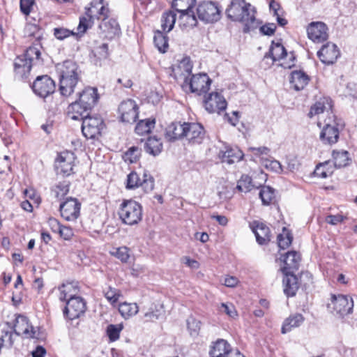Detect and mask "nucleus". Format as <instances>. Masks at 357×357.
I'll return each instance as SVG.
<instances>
[{
    "mask_svg": "<svg viewBox=\"0 0 357 357\" xmlns=\"http://www.w3.org/2000/svg\"><path fill=\"white\" fill-rule=\"evenodd\" d=\"M114 255L122 262L126 263L130 258L129 249L127 247H120L116 249Z\"/></svg>",
    "mask_w": 357,
    "mask_h": 357,
    "instance_id": "nucleus-56",
    "label": "nucleus"
},
{
    "mask_svg": "<svg viewBox=\"0 0 357 357\" xmlns=\"http://www.w3.org/2000/svg\"><path fill=\"white\" fill-rule=\"evenodd\" d=\"M303 321L304 317L301 314H295L290 316L284 321L282 327V333L289 332L292 328L299 326Z\"/></svg>",
    "mask_w": 357,
    "mask_h": 357,
    "instance_id": "nucleus-35",
    "label": "nucleus"
},
{
    "mask_svg": "<svg viewBox=\"0 0 357 357\" xmlns=\"http://www.w3.org/2000/svg\"><path fill=\"white\" fill-rule=\"evenodd\" d=\"M219 157L222 162L233 164L242 160L243 153L238 149H228L224 152H220Z\"/></svg>",
    "mask_w": 357,
    "mask_h": 357,
    "instance_id": "nucleus-33",
    "label": "nucleus"
},
{
    "mask_svg": "<svg viewBox=\"0 0 357 357\" xmlns=\"http://www.w3.org/2000/svg\"><path fill=\"white\" fill-rule=\"evenodd\" d=\"M102 36L107 39H113L121 33V29L117 21L114 18L107 17L101 21L98 26Z\"/></svg>",
    "mask_w": 357,
    "mask_h": 357,
    "instance_id": "nucleus-19",
    "label": "nucleus"
},
{
    "mask_svg": "<svg viewBox=\"0 0 357 357\" xmlns=\"http://www.w3.org/2000/svg\"><path fill=\"white\" fill-rule=\"evenodd\" d=\"M59 298L61 301H68L71 298L77 297L79 289L77 284L74 282H68L63 284L59 287Z\"/></svg>",
    "mask_w": 357,
    "mask_h": 357,
    "instance_id": "nucleus-30",
    "label": "nucleus"
},
{
    "mask_svg": "<svg viewBox=\"0 0 357 357\" xmlns=\"http://www.w3.org/2000/svg\"><path fill=\"white\" fill-rule=\"evenodd\" d=\"M203 104L205 109L211 114H220L227 108V101L221 93L213 91L204 96Z\"/></svg>",
    "mask_w": 357,
    "mask_h": 357,
    "instance_id": "nucleus-8",
    "label": "nucleus"
},
{
    "mask_svg": "<svg viewBox=\"0 0 357 357\" xmlns=\"http://www.w3.org/2000/svg\"><path fill=\"white\" fill-rule=\"evenodd\" d=\"M185 137L189 141L190 143L200 144L204 137V132L203 127L199 123H185Z\"/></svg>",
    "mask_w": 357,
    "mask_h": 357,
    "instance_id": "nucleus-20",
    "label": "nucleus"
},
{
    "mask_svg": "<svg viewBox=\"0 0 357 357\" xmlns=\"http://www.w3.org/2000/svg\"><path fill=\"white\" fill-rule=\"evenodd\" d=\"M75 160L74 153L70 151H63L59 154L55 160V168L58 174L63 176L70 175L73 169Z\"/></svg>",
    "mask_w": 357,
    "mask_h": 357,
    "instance_id": "nucleus-12",
    "label": "nucleus"
},
{
    "mask_svg": "<svg viewBox=\"0 0 357 357\" xmlns=\"http://www.w3.org/2000/svg\"><path fill=\"white\" fill-rule=\"evenodd\" d=\"M145 192H149L153 190L154 188V180L153 178L144 172L143 174V178H142L141 183L139 184Z\"/></svg>",
    "mask_w": 357,
    "mask_h": 357,
    "instance_id": "nucleus-48",
    "label": "nucleus"
},
{
    "mask_svg": "<svg viewBox=\"0 0 357 357\" xmlns=\"http://www.w3.org/2000/svg\"><path fill=\"white\" fill-rule=\"evenodd\" d=\"M332 105L331 99L328 98H321L318 101H317L310 108V110L308 113V116L310 118H312L313 116L317 115H322L324 112L327 113V119L331 114H333L331 112Z\"/></svg>",
    "mask_w": 357,
    "mask_h": 357,
    "instance_id": "nucleus-21",
    "label": "nucleus"
},
{
    "mask_svg": "<svg viewBox=\"0 0 357 357\" xmlns=\"http://www.w3.org/2000/svg\"><path fill=\"white\" fill-rule=\"evenodd\" d=\"M327 307L328 309L333 310L340 317H344L352 312L354 301L352 298L349 296L333 294L331 302L328 303Z\"/></svg>",
    "mask_w": 357,
    "mask_h": 357,
    "instance_id": "nucleus-5",
    "label": "nucleus"
},
{
    "mask_svg": "<svg viewBox=\"0 0 357 357\" xmlns=\"http://www.w3.org/2000/svg\"><path fill=\"white\" fill-rule=\"evenodd\" d=\"M144 149L149 154L156 156L162 152V143L160 139H158L155 137H150L144 144Z\"/></svg>",
    "mask_w": 357,
    "mask_h": 357,
    "instance_id": "nucleus-34",
    "label": "nucleus"
},
{
    "mask_svg": "<svg viewBox=\"0 0 357 357\" xmlns=\"http://www.w3.org/2000/svg\"><path fill=\"white\" fill-rule=\"evenodd\" d=\"M32 67L31 61H26L22 56H17L14 62L15 74L21 78L26 77L30 73Z\"/></svg>",
    "mask_w": 357,
    "mask_h": 357,
    "instance_id": "nucleus-31",
    "label": "nucleus"
},
{
    "mask_svg": "<svg viewBox=\"0 0 357 357\" xmlns=\"http://www.w3.org/2000/svg\"><path fill=\"white\" fill-rule=\"evenodd\" d=\"M234 349L225 340H217L209 351L211 357H227Z\"/></svg>",
    "mask_w": 357,
    "mask_h": 357,
    "instance_id": "nucleus-24",
    "label": "nucleus"
},
{
    "mask_svg": "<svg viewBox=\"0 0 357 357\" xmlns=\"http://www.w3.org/2000/svg\"><path fill=\"white\" fill-rule=\"evenodd\" d=\"M259 197L264 205L272 202L275 198V190L269 186H264L259 192Z\"/></svg>",
    "mask_w": 357,
    "mask_h": 357,
    "instance_id": "nucleus-45",
    "label": "nucleus"
},
{
    "mask_svg": "<svg viewBox=\"0 0 357 357\" xmlns=\"http://www.w3.org/2000/svg\"><path fill=\"white\" fill-rule=\"evenodd\" d=\"M198 18L206 23L217 22L220 18V11L213 2H204L197 8Z\"/></svg>",
    "mask_w": 357,
    "mask_h": 357,
    "instance_id": "nucleus-9",
    "label": "nucleus"
},
{
    "mask_svg": "<svg viewBox=\"0 0 357 357\" xmlns=\"http://www.w3.org/2000/svg\"><path fill=\"white\" fill-rule=\"evenodd\" d=\"M139 307L135 303L124 302L119 304V312L121 315L126 319H129L137 314Z\"/></svg>",
    "mask_w": 357,
    "mask_h": 357,
    "instance_id": "nucleus-36",
    "label": "nucleus"
},
{
    "mask_svg": "<svg viewBox=\"0 0 357 357\" xmlns=\"http://www.w3.org/2000/svg\"><path fill=\"white\" fill-rule=\"evenodd\" d=\"M176 20V14L174 11L168 10L165 12L161 17V26L162 30L169 32L174 28Z\"/></svg>",
    "mask_w": 357,
    "mask_h": 357,
    "instance_id": "nucleus-37",
    "label": "nucleus"
},
{
    "mask_svg": "<svg viewBox=\"0 0 357 357\" xmlns=\"http://www.w3.org/2000/svg\"><path fill=\"white\" fill-rule=\"evenodd\" d=\"M268 55L273 61L283 59L287 55V51L280 43H273L268 52Z\"/></svg>",
    "mask_w": 357,
    "mask_h": 357,
    "instance_id": "nucleus-38",
    "label": "nucleus"
},
{
    "mask_svg": "<svg viewBox=\"0 0 357 357\" xmlns=\"http://www.w3.org/2000/svg\"><path fill=\"white\" fill-rule=\"evenodd\" d=\"M211 79L206 73L194 75L189 81L185 79L183 88H189L190 92L202 96L205 94L210 88Z\"/></svg>",
    "mask_w": 357,
    "mask_h": 357,
    "instance_id": "nucleus-6",
    "label": "nucleus"
},
{
    "mask_svg": "<svg viewBox=\"0 0 357 357\" xmlns=\"http://www.w3.org/2000/svg\"><path fill=\"white\" fill-rule=\"evenodd\" d=\"M142 178L135 172L130 173L127 176V188L133 189L139 186Z\"/></svg>",
    "mask_w": 357,
    "mask_h": 357,
    "instance_id": "nucleus-53",
    "label": "nucleus"
},
{
    "mask_svg": "<svg viewBox=\"0 0 357 357\" xmlns=\"http://www.w3.org/2000/svg\"><path fill=\"white\" fill-rule=\"evenodd\" d=\"M344 217L342 215H329L326 218V222L332 225H336L339 222H342Z\"/></svg>",
    "mask_w": 357,
    "mask_h": 357,
    "instance_id": "nucleus-64",
    "label": "nucleus"
},
{
    "mask_svg": "<svg viewBox=\"0 0 357 357\" xmlns=\"http://www.w3.org/2000/svg\"><path fill=\"white\" fill-rule=\"evenodd\" d=\"M89 110H91L89 108H85L84 105L77 100L69 105L68 114L73 120H83L86 115H89Z\"/></svg>",
    "mask_w": 357,
    "mask_h": 357,
    "instance_id": "nucleus-25",
    "label": "nucleus"
},
{
    "mask_svg": "<svg viewBox=\"0 0 357 357\" xmlns=\"http://www.w3.org/2000/svg\"><path fill=\"white\" fill-rule=\"evenodd\" d=\"M153 41L155 47L160 52L165 53L168 47L167 40L160 31L154 36Z\"/></svg>",
    "mask_w": 357,
    "mask_h": 357,
    "instance_id": "nucleus-47",
    "label": "nucleus"
},
{
    "mask_svg": "<svg viewBox=\"0 0 357 357\" xmlns=\"http://www.w3.org/2000/svg\"><path fill=\"white\" fill-rule=\"evenodd\" d=\"M276 25L274 23H268L260 27V31L266 36H272L275 33Z\"/></svg>",
    "mask_w": 357,
    "mask_h": 357,
    "instance_id": "nucleus-62",
    "label": "nucleus"
},
{
    "mask_svg": "<svg viewBox=\"0 0 357 357\" xmlns=\"http://www.w3.org/2000/svg\"><path fill=\"white\" fill-rule=\"evenodd\" d=\"M197 24V20L192 9L180 13L178 24L182 29H191Z\"/></svg>",
    "mask_w": 357,
    "mask_h": 357,
    "instance_id": "nucleus-32",
    "label": "nucleus"
},
{
    "mask_svg": "<svg viewBox=\"0 0 357 357\" xmlns=\"http://www.w3.org/2000/svg\"><path fill=\"white\" fill-rule=\"evenodd\" d=\"M122 329L123 326L121 325H109L107 328V333L109 340L112 342L117 340Z\"/></svg>",
    "mask_w": 357,
    "mask_h": 357,
    "instance_id": "nucleus-51",
    "label": "nucleus"
},
{
    "mask_svg": "<svg viewBox=\"0 0 357 357\" xmlns=\"http://www.w3.org/2000/svg\"><path fill=\"white\" fill-rule=\"evenodd\" d=\"M14 331L17 335H24L26 338H35L38 333L37 330L29 324L28 319L23 315H19L16 318Z\"/></svg>",
    "mask_w": 357,
    "mask_h": 357,
    "instance_id": "nucleus-17",
    "label": "nucleus"
},
{
    "mask_svg": "<svg viewBox=\"0 0 357 357\" xmlns=\"http://www.w3.org/2000/svg\"><path fill=\"white\" fill-rule=\"evenodd\" d=\"M283 279L284 293L288 296H294L296 295L298 289V278L294 273H284Z\"/></svg>",
    "mask_w": 357,
    "mask_h": 357,
    "instance_id": "nucleus-29",
    "label": "nucleus"
},
{
    "mask_svg": "<svg viewBox=\"0 0 357 357\" xmlns=\"http://www.w3.org/2000/svg\"><path fill=\"white\" fill-rule=\"evenodd\" d=\"M255 8L245 0H231L226 9L228 18L234 22H242L245 24L244 31L247 32L250 25L255 21Z\"/></svg>",
    "mask_w": 357,
    "mask_h": 357,
    "instance_id": "nucleus-1",
    "label": "nucleus"
},
{
    "mask_svg": "<svg viewBox=\"0 0 357 357\" xmlns=\"http://www.w3.org/2000/svg\"><path fill=\"white\" fill-rule=\"evenodd\" d=\"M195 3L196 0H173L172 7L180 13L192 9Z\"/></svg>",
    "mask_w": 357,
    "mask_h": 357,
    "instance_id": "nucleus-41",
    "label": "nucleus"
},
{
    "mask_svg": "<svg viewBox=\"0 0 357 357\" xmlns=\"http://www.w3.org/2000/svg\"><path fill=\"white\" fill-rule=\"evenodd\" d=\"M53 192L55 195V197L61 199H62L65 195H66L69 192V184L68 183L64 181L62 183H59L58 185H56L53 190Z\"/></svg>",
    "mask_w": 357,
    "mask_h": 357,
    "instance_id": "nucleus-50",
    "label": "nucleus"
},
{
    "mask_svg": "<svg viewBox=\"0 0 357 357\" xmlns=\"http://www.w3.org/2000/svg\"><path fill=\"white\" fill-rule=\"evenodd\" d=\"M340 53L336 45L327 43L318 51L317 56L321 61L325 64H333L339 57Z\"/></svg>",
    "mask_w": 357,
    "mask_h": 357,
    "instance_id": "nucleus-18",
    "label": "nucleus"
},
{
    "mask_svg": "<svg viewBox=\"0 0 357 357\" xmlns=\"http://www.w3.org/2000/svg\"><path fill=\"white\" fill-rule=\"evenodd\" d=\"M98 99L97 89L96 88L88 87L79 93L78 100L84 105L85 108L90 109L95 105Z\"/></svg>",
    "mask_w": 357,
    "mask_h": 357,
    "instance_id": "nucleus-26",
    "label": "nucleus"
},
{
    "mask_svg": "<svg viewBox=\"0 0 357 357\" xmlns=\"http://www.w3.org/2000/svg\"><path fill=\"white\" fill-rule=\"evenodd\" d=\"M333 173V168L330 165L328 161L317 165L314 171V175L321 178H326L331 176Z\"/></svg>",
    "mask_w": 357,
    "mask_h": 357,
    "instance_id": "nucleus-39",
    "label": "nucleus"
},
{
    "mask_svg": "<svg viewBox=\"0 0 357 357\" xmlns=\"http://www.w3.org/2000/svg\"><path fill=\"white\" fill-rule=\"evenodd\" d=\"M119 112L121 121L132 123L138 117V106L135 100L127 99L119 105Z\"/></svg>",
    "mask_w": 357,
    "mask_h": 357,
    "instance_id": "nucleus-11",
    "label": "nucleus"
},
{
    "mask_svg": "<svg viewBox=\"0 0 357 357\" xmlns=\"http://www.w3.org/2000/svg\"><path fill=\"white\" fill-rule=\"evenodd\" d=\"M264 166L266 168L271 169L275 172L280 173L282 172V165L278 161L275 160H267L265 161Z\"/></svg>",
    "mask_w": 357,
    "mask_h": 357,
    "instance_id": "nucleus-59",
    "label": "nucleus"
},
{
    "mask_svg": "<svg viewBox=\"0 0 357 357\" xmlns=\"http://www.w3.org/2000/svg\"><path fill=\"white\" fill-rule=\"evenodd\" d=\"M160 313L158 310H155L153 307L144 313V318L146 321H154L159 319Z\"/></svg>",
    "mask_w": 357,
    "mask_h": 357,
    "instance_id": "nucleus-60",
    "label": "nucleus"
},
{
    "mask_svg": "<svg viewBox=\"0 0 357 357\" xmlns=\"http://www.w3.org/2000/svg\"><path fill=\"white\" fill-rule=\"evenodd\" d=\"M40 50L35 46L29 47L25 52V53L22 55V57L26 59V61H32L35 59L38 60L40 59Z\"/></svg>",
    "mask_w": 357,
    "mask_h": 357,
    "instance_id": "nucleus-49",
    "label": "nucleus"
},
{
    "mask_svg": "<svg viewBox=\"0 0 357 357\" xmlns=\"http://www.w3.org/2000/svg\"><path fill=\"white\" fill-rule=\"evenodd\" d=\"M253 188L252 179L248 175H243L238 181L236 189L241 192H248Z\"/></svg>",
    "mask_w": 357,
    "mask_h": 357,
    "instance_id": "nucleus-46",
    "label": "nucleus"
},
{
    "mask_svg": "<svg viewBox=\"0 0 357 357\" xmlns=\"http://www.w3.org/2000/svg\"><path fill=\"white\" fill-rule=\"evenodd\" d=\"M32 89L36 95L45 98L54 92L55 83L49 76L43 75L36 78L32 85Z\"/></svg>",
    "mask_w": 357,
    "mask_h": 357,
    "instance_id": "nucleus-14",
    "label": "nucleus"
},
{
    "mask_svg": "<svg viewBox=\"0 0 357 357\" xmlns=\"http://www.w3.org/2000/svg\"><path fill=\"white\" fill-rule=\"evenodd\" d=\"M73 35H75V33L69 29L63 27L54 29V36L58 40H62Z\"/></svg>",
    "mask_w": 357,
    "mask_h": 357,
    "instance_id": "nucleus-55",
    "label": "nucleus"
},
{
    "mask_svg": "<svg viewBox=\"0 0 357 357\" xmlns=\"http://www.w3.org/2000/svg\"><path fill=\"white\" fill-rule=\"evenodd\" d=\"M60 236L65 240H69L73 236V231L71 228L66 226H61V228L58 232Z\"/></svg>",
    "mask_w": 357,
    "mask_h": 357,
    "instance_id": "nucleus-63",
    "label": "nucleus"
},
{
    "mask_svg": "<svg viewBox=\"0 0 357 357\" xmlns=\"http://www.w3.org/2000/svg\"><path fill=\"white\" fill-rule=\"evenodd\" d=\"M333 158L334 161V165L335 167L341 168L345 167L349 163V153L346 151H333Z\"/></svg>",
    "mask_w": 357,
    "mask_h": 357,
    "instance_id": "nucleus-40",
    "label": "nucleus"
},
{
    "mask_svg": "<svg viewBox=\"0 0 357 357\" xmlns=\"http://www.w3.org/2000/svg\"><path fill=\"white\" fill-rule=\"evenodd\" d=\"M94 24V19L90 15H86L79 17V22L77 29V34H84Z\"/></svg>",
    "mask_w": 357,
    "mask_h": 357,
    "instance_id": "nucleus-42",
    "label": "nucleus"
},
{
    "mask_svg": "<svg viewBox=\"0 0 357 357\" xmlns=\"http://www.w3.org/2000/svg\"><path fill=\"white\" fill-rule=\"evenodd\" d=\"M257 241L261 245L266 244L271 240V231L269 228L262 222H253L252 226Z\"/></svg>",
    "mask_w": 357,
    "mask_h": 357,
    "instance_id": "nucleus-23",
    "label": "nucleus"
},
{
    "mask_svg": "<svg viewBox=\"0 0 357 357\" xmlns=\"http://www.w3.org/2000/svg\"><path fill=\"white\" fill-rule=\"evenodd\" d=\"M185 123H172L166 128L165 137L169 141L185 137Z\"/></svg>",
    "mask_w": 357,
    "mask_h": 357,
    "instance_id": "nucleus-27",
    "label": "nucleus"
},
{
    "mask_svg": "<svg viewBox=\"0 0 357 357\" xmlns=\"http://www.w3.org/2000/svg\"><path fill=\"white\" fill-rule=\"evenodd\" d=\"M121 221L128 225L138 224L142 218V207L134 200H124L118 212Z\"/></svg>",
    "mask_w": 357,
    "mask_h": 357,
    "instance_id": "nucleus-3",
    "label": "nucleus"
},
{
    "mask_svg": "<svg viewBox=\"0 0 357 357\" xmlns=\"http://www.w3.org/2000/svg\"><path fill=\"white\" fill-rule=\"evenodd\" d=\"M86 304L80 296L71 298L66 302V306L63 310V314L70 320L75 319L85 312Z\"/></svg>",
    "mask_w": 357,
    "mask_h": 357,
    "instance_id": "nucleus-13",
    "label": "nucleus"
},
{
    "mask_svg": "<svg viewBox=\"0 0 357 357\" xmlns=\"http://www.w3.org/2000/svg\"><path fill=\"white\" fill-rule=\"evenodd\" d=\"M309 81V76L302 70H294L291 74L290 83L296 91L303 89Z\"/></svg>",
    "mask_w": 357,
    "mask_h": 357,
    "instance_id": "nucleus-28",
    "label": "nucleus"
},
{
    "mask_svg": "<svg viewBox=\"0 0 357 357\" xmlns=\"http://www.w3.org/2000/svg\"><path fill=\"white\" fill-rule=\"evenodd\" d=\"M105 298L112 303H116L119 298V294L118 291L114 288L109 287V289L105 294Z\"/></svg>",
    "mask_w": 357,
    "mask_h": 357,
    "instance_id": "nucleus-61",
    "label": "nucleus"
},
{
    "mask_svg": "<svg viewBox=\"0 0 357 357\" xmlns=\"http://www.w3.org/2000/svg\"><path fill=\"white\" fill-rule=\"evenodd\" d=\"M104 127L105 124L100 116L86 115L82 120V132L86 138L94 139L100 135Z\"/></svg>",
    "mask_w": 357,
    "mask_h": 357,
    "instance_id": "nucleus-7",
    "label": "nucleus"
},
{
    "mask_svg": "<svg viewBox=\"0 0 357 357\" xmlns=\"http://www.w3.org/2000/svg\"><path fill=\"white\" fill-rule=\"evenodd\" d=\"M154 125L155 120L146 119L140 121L135 127V132L139 135L149 133L151 129L154 128Z\"/></svg>",
    "mask_w": 357,
    "mask_h": 357,
    "instance_id": "nucleus-44",
    "label": "nucleus"
},
{
    "mask_svg": "<svg viewBox=\"0 0 357 357\" xmlns=\"http://www.w3.org/2000/svg\"><path fill=\"white\" fill-rule=\"evenodd\" d=\"M319 117L317 125L319 127L323 126L322 130L320 133V139L325 144H335L339 139V129L337 128L335 115L331 114L328 119H324Z\"/></svg>",
    "mask_w": 357,
    "mask_h": 357,
    "instance_id": "nucleus-4",
    "label": "nucleus"
},
{
    "mask_svg": "<svg viewBox=\"0 0 357 357\" xmlns=\"http://www.w3.org/2000/svg\"><path fill=\"white\" fill-rule=\"evenodd\" d=\"M188 328L192 335H197L201 328V322L194 317H189L187 320Z\"/></svg>",
    "mask_w": 357,
    "mask_h": 357,
    "instance_id": "nucleus-54",
    "label": "nucleus"
},
{
    "mask_svg": "<svg viewBox=\"0 0 357 357\" xmlns=\"http://www.w3.org/2000/svg\"><path fill=\"white\" fill-rule=\"evenodd\" d=\"M59 73V91L62 96H69L79 80L78 67L71 61L66 60L57 66Z\"/></svg>",
    "mask_w": 357,
    "mask_h": 357,
    "instance_id": "nucleus-2",
    "label": "nucleus"
},
{
    "mask_svg": "<svg viewBox=\"0 0 357 357\" xmlns=\"http://www.w3.org/2000/svg\"><path fill=\"white\" fill-rule=\"evenodd\" d=\"M20 4L21 12L28 15L31 11V8L34 4V0H20Z\"/></svg>",
    "mask_w": 357,
    "mask_h": 357,
    "instance_id": "nucleus-58",
    "label": "nucleus"
},
{
    "mask_svg": "<svg viewBox=\"0 0 357 357\" xmlns=\"http://www.w3.org/2000/svg\"><path fill=\"white\" fill-rule=\"evenodd\" d=\"M292 235L285 227H283L282 232L278 236V246L281 249L287 248L292 242Z\"/></svg>",
    "mask_w": 357,
    "mask_h": 357,
    "instance_id": "nucleus-43",
    "label": "nucleus"
},
{
    "mask_svg": "<svg viewBox=\"0 0 357 357\" xmlns=\"http://www.w3.org/2000/svg\"><path fill=\"white\" fill-rule=\"evenodd\" d=\"M86 15H90L93 19H105L109 15V8L108 3L104 0H93L90 3V6L85 8Z\"/></svg>",
    "mask_w": 357,
    "mask_h": 357,
    "instance_id": "nucleus-15",
    "label": "nucleus"
},
{
    "mask_svg": "<svg viewBox=\"0 0 357 357\" xmlns=\"http://www.w3.org/2000/svg\"><path fill=\"white\" fill-rule=\"evenodd\" d=\"M301 260L300 255L296 251L288 252L284 257V266L282 268L283 273H294L298 270Z\"/></svg>",
    "mask_w": 357,
    "mask_h": 357,
    "instance_id": "nucleus-22",
    "label": "nucleus"
},
{
    "mask_svg": "<svg viewBox=\"0 0 357 357\" xmlns=\"http://www.w3.org/2000/svg\"><path fill=\"white\" fill-rule=\"evenodd\" d=\"M108 55V45L106 43L102 44L94 50V56L100 60L106 59Z\"/></svg>",
    "mask_w": 357,
    "mask_h": 357,
    "instance_id": "nucleus-57",
    "label": "nucleus"
},
{
    "mask_svg": "<svg viewBox=\"0 0 357 357\" xmlns=\"http://www.w3.org/2000/svg\"><path fill=\"white\" fill-rule=\"evenodd\" d=\"M81 204L75 198H67L61 203L59 210L61 217L67 221H74L80 214Z\"/></svg>",
    "mask_w": 357,
    "mask_h": 357,
    "instance_id": "nucleus-10",
    "label": "nucleus"
},
{
    "mask_svg": "<svg viewBox=\"0 0 357 357\" xmlns=\"http://www.w3.org/2000/svg\"><path fill=\"white\" fill-rule=\"evenodd\" d=\"M140 152L139 148L132 146L125 153L124 159L126 161H130L131 163L135 162L140 155Z\"/></svg>",
    "mask_w": 357,
    "mask_h": 357,
    "instance_id": "nucleus-52",
    "label": "nucleus"
},
{
    "mask_svg": "<svg viewBox=\"0 0 357 357\" xmlns=\"http://www.w3.org/2000/svg\"><path fill=\"white\" fill-rule=\"evenodd\" d=\"M328 28L321 22H311L307 29L308 38L314 43H320L328 39Z\"/></svg>",
    "mask_w": 357,
    "mask_h": 357,
    "instance_id": "nucleus-16",
    "label": "nucleus"
}]
</instances>
